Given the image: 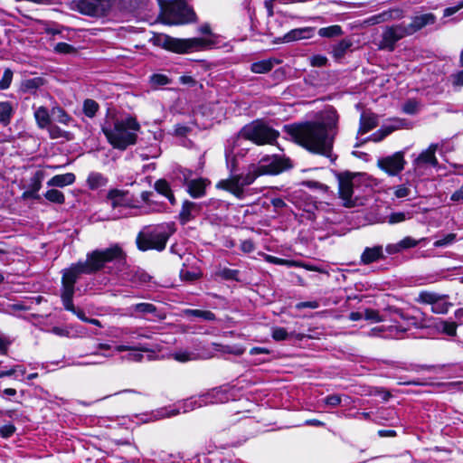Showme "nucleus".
Segmentation results:
<instances>
[{
  "instance_id": "1",
  "label": "nucleus",
  "mask_w": 463,
  "mask_h": 463,
  "mask_svg": "<svg viewBox=\"0 0 463 463\" xmlns=\"http://www.w3.org/2000/svg\"><path fill=\"white\" fill-rule=\"evenodd\" d=\"M338 115L329 109L324 111L319 119L285 127L288 136L310 152L329 157L334 162L332 149L337 134Z\"/></svg>"
},
{
  "instance_id": "2",
  "label": "nucleus",
  "mask_w": 463,
  "mask_h": 463,
  "mask_svg": "<svg viewBox=\"0 0 463 463\" xmlns=\"http://www.w3.org/2000/svg\"><path fill=\"white\" fill-rule=\"evenodd\" d=\"M125 260V253L118 245H113L104 250H95L89 252L86 260L78 261L62 272V281L76 284L80 275L93 274L104 268L110 261Z\"/></svg>"
},
{
  "instance_id": "3",
  "label": "nucleus",
  "mask_w": 463,
  "mask_h": 463,
  "mask_svg": "<svg viewBox=\"0 0 463 463\" xmlns=\"http://www.w3.org/2000/svg\"><path fill=\"white\" fill-rule=\"evenodd\" d=\"M140 125L135 118L127 117L117 119L113 127H103L102 130L109 142L118 149H126L128 146L134 145L137 141V132Z\"/></svg>"
},
{
  "instance_id": "4",
  "label": "nucleus",
  "mask_w": 463,
  "mask_h": 463,
  "mask_svg": "<svg viewBox=\"0 0 463 463\" xmlns=\"http://www.w3.org/2000/svg\"><path fill=\"white\" fill-rule=\"evenodd\" d=\"M172 233L173 230L169 225L161 224L146 227L137 237V247L143 251L149 250L161 251L165 248Z\"/></svg>"
},
{
  "instance_id": "5",
  "label": "nucleus",
  "mask_w": 463,
  "mask_h": 463,
  "mask_svg": "<svg viewBox=\"0 0 463 463\" xmlns=\"http://www.w3.org/2000/svg\"><path fill=\"white\" fill-rule=\"evenodd\" d=\"M279 137V133L271 128L254 121L244 126L237 136L232 137V144L239 145L241 138L252 141L256 145L272 144Z\"/></svg>"
},
{
  "instance_id": "6",
  "label": "nucleus",
  "mask_w": 463,
  "mask_h": 463,
  "mask_svg": "<svg viewBox=\"0 0 463 463\" xmlns=\"http://www.w3.org/2000/svg\"><path fill=\"white\" fill-rule=\"evenodd\" d=\"M161 7V21L165 24H181L194 20L195 14L184 0H170Z\"/></svg>"
},
{
  "instance_id": "7",
  "label": "nucleus",
  "mask_w": 463,
  "mask_h": 463,
  "mask_svg": "<svg viewBox=\"0 0 463 463\" xmlns=\"http://www.w3.org/2000/svg\"><path fill=\"white\" fill-rule=\"evenodd\" d=\"M338 181L339 198L343 201V205L347 208L357 205L358 198L354 195V189L361 183L362 175L350 172L339 173L336 175Z\"/></svg>"
},
{
  "instance_id": "8",
  "label": "nucleus",
  "mask_w": 463,
  "mask_h": 463,
  "mask_svg": "<svg viewBox=\"0 0 463 463\" xmlns=\"http://www.w3.org/2000/svg\"><path fill=\"white\" fill-rule=\"evenodd\" d=\"M176 179L185 186L186 193L194 199L203 198L211 185V181L204 177H193V171L187 168H179L176 171Z\"/></svg>"
},
{
  "instance_id": "9",
  "label": "nucleus",
  "mask_w": 463,
  "mask_h": 463,
  "mask_svg": "<svg viewBox=\"0 0 463 463\" xmlns=\"http://www.w3.org/2000/svg\"><path fill=\"white\" fill-rule=\"evenodd\" d=\"M213 44V42L212 40L196 37L190 39H176L165 36L163 39V46L165 49L179 53L205 50Z\"/></svg>"
},
{
  "instance_id": "10",
  "label": "nucleus",
  "mask_w": 463,
  "mask_h": 463,
  "mask_svg": "<svg viewBox=\"0 0 463 463\" xmlns=\"http://www.w3.org/2000/svg\"><path fill=\"white\" fill-rule=\"evenodd\" d=\"M257 165L262 175H279L291 167L289 159L276 155L262 157Z\"/></svg>"
},
{
  "instance_id": "11",
  "label": "nucleus",
  "mask_w": 463,
  "mask_h": 463,
  "mask_svg": "<svg viewBox=\"0 0 463 463\" xmlns=\"http://www.w3.org/2000/svg\"><path fill=\"white\" fill-rule=\"evenodd\" d=\"M112 0H76L75 9L84 15L103 16L110 9Z\"/></svg>"
},
{
  "instance_id": "12",
  "label": "nucleus",
  "mask_w": 463,
  "mask_h": 463,
  "mask_svg": "<svg viewBox=\"0 0 463 463\" xmlns=\"http://www.w3.org/2000/svg\"><path fill=\"white\" fill-rule=\"evenodd\" d=\"M408 35L405 24L386 27L383 33L379 48L392 52L394 50L396 43Z\"/></svg>"
},
{
  "instance_id": "13",
  "label": "nucleus",
  "mask_w": 463,
  "mask_h": 463,
  "mask_svg": "<svg viewBox=\"0 0 463 463\" xmlns=\"http://www.w3.org/2000/svg\"><path fill=\"white\" fill-rule=\"evenodd\" d=\"M406 161L404 153L402 151L387 156L381 157L377 160V165L391 176L399 175L405 167Z\"/></svg>"
},
{
  "instance_id": "14",
  "label": "nucleus",
  "mask_w": 463,
  "mask_h": 463,
  "mask_svg": "<svg viewBox=\"0 0 463 463\" xmlns=\"http://www.w3.org/2000/svg\"><path fill=\"white\" fill-rule=\"evenodd\" d=\"M364 318L373 322H382L390 318L392 321L398 323V318L402 320H409V317L406 316L402 309L389 307L381 315L377 310L366 308L364 310Z\"/></svg>"
},
{
  "instance_id": "15",
  "label": "nucleus",
  "mask_w": 463,
  "mask_h": 463,
  "mask_svg": "<svg viewBox=\"0 0 463 463\" xmlns=\"http://www.w3.org/2000/svg\"><path fill=\"white\" fill-rule=\"evenodd\" d=\"M61 285H62V288H61V300H62L64 308L68 311L72 312L81 321L87 323V320L89 319V317H87L85 316V313L83 310L75 307V306L73 305V302H72V298H73V295H74V291H75V288H74L75 285L71 284V283L70 284L69 282L62 281V280H61Z\"/></svg>"
},
{
  "instance_id": "16",
  "label": "nucleus",
  "mask_w": 463,
  "mask_h": 463,
  "mask_svg": "<svg viewBox=\"0 0 463 463\" xmlns=\"http://www.w3.org/2000/svg\"><path fill=\"white\" fill-rule=\"evenodd\" d=\"M203 203L184 200L179 212V221L184 225L194 220L202 212Z\"/></svg>"
},
{
  "instance_id": "17",
  "label": "nucleus",
  "mask_w": 463,
  "mask_h": 463,
  "mask_svg": "<svg viewBox=\"0 0 463 463\" xmlns=\"http://www.w3.org/2000/svg\"><path fill=\"white\" fill-rule=\"evenodd\" d=\"M437 148L438 145L431 144L427 149L423 150L413 162L415 169L429 165L433 167L437 166L438 159L435 156Z\"/></svg>"
},
{
  "instance_id": "18",
  "label": "nucleus",
  "mask_w": 463,
  "mask_h": 463,
  "mask_svg": "<svg viewBox=\"0 0 463 463\" xmlns=\"http://www.w3.org/2000/svg\"><path fill=\"white\" fill-rule=\"evenodd\" d=\"M230 395L226 390L222 388H215L212 391L199 396V405L205 406L215 403H224L228 402Z\"/></svg>"
},
{
  "instance_id": "19",
  "label": "nucleus",
  "mask_w": 463,
  "mask_h": 463,
  "mask_svg": "<svg viewBox=\"0 0 463 463\" xmlns=\"http://www.w3.org/2000/svg\"><path fill=\"white\" fill-rule=\"evenodd\" d=\"M436 16L431 13L415 15L410 24H405L409 35L415 33L427 25L435 24Z\"/></svg>"
},
{
  "instance_id": "20",
  "label": "nucleus",
  "mask_w": 463,
  "mask_h": 463,
  "mask_svg": "<svg viewBox=\"0 0 463 463\" xmlns=\"http://www.w3.org/2000/svg\"><path fill=\"white\" fill-rule=\"evenodd\" d=\"M404 13L400 8H392L386 11H383L378 14L372 15L368 17L365 21L366 24L370 25L379 24L382 23L392 21V20H400L403 17Z\"/></svg>"
},
{
  "instance_id": "21",
  "label": "nucleus",
  "mask_w": 463,
  "mask_h": 463,
  "mask_svg": "<svg viewBox=\"0 0 463 463\" xmlns=\"http://www.w3.org/2000/svg\"><path fill=\"white\" fill-rule=\"evenodd\" d=\"M216 187L232 193L239 199H241L244 194L237 175H232L231 178L219 181Z\"/></svg>"
},
{
  "instance_id": "22",
  "label": "nucleus",
  "mask_w": 463,
  "mask_h": 463,
  "mask_svg": "<svg viewBox=\"0 0 463 463\" xmlns=\"http://www.w3.org/2000/svg\"><path fill=\"white\" fill-rule=\"evenodd\" d=\"M385 258L383 254V249L381 245H375L373 247H366L362 255L361 262L364 265L371 264L373 262L383 260Z\"/></svg>"
},
{
  "instance_id": "23",
  "label": "nucleus",
  "mask_w": 463,
  "mask_h": 463,
  "mask_svg": "<svg viewBox=\"0 0 463 463\" xmlns=\"http://www.w3.org/2000/svg\"><path fill=\"white\" fill-rule=\"evenodd\" d=\"M313 34L314 28L312 27L296 28L289 31L283 36V42L290 43L303 39H309Z\"/></svg>"
},
{
  "instance_id": "24",
  "label": "nucleus",
  "mask_w": 463,
  "mask_h": 463,
  "mask_svg": "<svg viewBox=\"0 0 463 463\" xmlns=\"http://www.w3.org/2000/svg\"><path fill=\"white\" fill-rule=\"evenodd\" d=\"M378 126V119L375 114L364 111L360 118L358 133L364 135Z\"/></svg>"
},
{
  "instance_id": "25",
  "label": "nucleus",
  "mask_w": 463,
  "mask_h": 463,
  "mask_svg": "<svg viewBox=\"0 0 463 463\" xmlns=\"http://www.w3.org/2000/svg\"><path fill=\"white\" fill-rule=\"evenodd\" d=\"M76 180V176L73 173H66L63 175H57L52 177L48 182L47 185L50 187H65L72 184Z\"/></svg>"
},
{
  "instance_id": "26",
  "label": "nucleus",
  "mask_w": 463,
  "mask_h": 463,
  "mask_svg": "<svg viewBox=\"0 0 463 463\" xmlns=\"http://www.w3.org/2000/svg\"><path fill=\"white\" fill-rule=\"evenodd\" d=\"M128 192L119 189H111L109 191L107 198L113 208L125 206L128 203Z\"/></svg>"
},
{
  "instance_id": "27",
  "label": "nucleus",
  "mask_w": 463,
  "mask_h": 463,
  "mask_svg": "<svg viewBox=\"0 0 463 463\" xmlns=\"http://www.w3.org/2000/svg\"><path fill=\"white\" fill-rule=\"evenodd\" d=\"M280 61L275 58H269L267 60L259 61L251 63L250 71L253 73L263 74L269 72L276 64H279Z\"/></svg>"
},
{
  "instance_id": "28",
  "label": "nucleus",
  "mask_w": 463,
  "mask_h": 463,
  "mask_svg": "<svg viewBox=\"0 0 463 463\" xmlns=\"http://www.w3.org/2000/svg\"><path fill=\"white\" fill-rule=\"evenodd\" d=\"M259 170L258 165L252 164L249 165L247 173L237 175L242 188L251 184L259 176L262 175Z\"/></svg>"
},
{
  "instance_id": "29",
  "label": "nucleus",
  "mask_w": 463,
  "mask_h": 463,
  "mask_svg": "<svg viewBox=\"0 0 463 463\" xmlns=\"http://www.w3.org/2000/svg\"><path fill=\"white\" fill-rule=\"evenodd\" d=\"M155 190L164 195L165 198L168 199L170 203L172 205H175L176 203V200L175 198V195L171 190L169 183L165 179H159L157 180L154 184Z\"/></svg>"
},
{
  "instance_id": "30",
  "label": "nucleus",
  "mask_w": 463,
  "mask_h": 463,
  "mask_svg": "<svg viewBox=\"0 0 463 463\" xmlns=\"http://www.w3.org/2000/svg\"><path fill=\"white\" fill-rule=\"evenodd\" d=\"M373 330L383 333L386 337L400 338L407 331V328L404 326L395 324L388 326H382Z\"/></svg>"
},
{
  "instance_id": "31",
  "label": "nucleus",
  "mask_w": 463,
  "mask_h": 463,
  "mask_svg": "<svg viewBox=\"0 0 463 463\" xmlns=\"http://www.w3.org/2000/svg\"><path fill=\"white\" fill-rule=\"evenodd\" d=\"M14 114V109L11 102L0 101V124L2 126H8Z\"/></svg>"
},
{
  "instance_id": "32",
  "label": "nucleus",
  "mask_w": 463,
  "mask_h": 463,
  "mask_svg": "<svg viewBox=\"0 0 463 463\" xmlns=\"http://www.w3.org/2000/svg\"><path fill=\"white\" fill-rule=\"evenodd\" d=\"M129 316L134 317L137 314L146 315L156 312V307L151 303H137L128 307Z\"/></svg>"
},
{
  "instance_id": "33",
  "label": "nucleus",
  "mask_w": 463,
  "mask_h": 463,
  "mask_svg": "<svg viewBox=\"0 0 463 463\" xmlns=\"http://www.w3.org/2000/svg\"><path fill=\"white\" fill-rule=\"evenodd\" d=\"M87 184L90 189L96 190L105 186L108 184V178L100 173L91 172L87 178Z\"/></svg>"
},
{
  "instance_id": "34",
  "label": "nucleus",
  "mask_w": 463,
  "mask_h": 463,
  "mask_svg": "<svg viewBox=\"0 0 463 463\" xmlns=\"http://www.w3.org/2000/svg\"><path fill=\"white\" fill-rule=\"evenodd\" d=\"M34 118L37 126L40 128H46L51 125V118L48 109L45 107H39L34 111Z\"/></svg>"
},
{
  "instance_id": "35",
  "label": "nucleus",
  "mask_w": 463,
  "mask_h": 463,
  "mask_svg": "<svg viewBox=\"0 0 463 463\" xmlns=\"http://www.w3.org/2000/svg\"><path fill=\"white\" fill-rule=\"evenodd\" d=\"M238 145L232 144V137L227 141V145L225 146V158H226V164L228 168L230 169L231 173H233L236 170L237 165H236V159L233 156L234 148Z\"/></svg>"
},
{
  "instance_id": "36",
  "label": "nucleus",
  "mask_w": 463,
  "mask_h": 463,
  "mask_svg": "<svg viewBox=\"0 0 463 463\" xmlns=\"http://www.w3.org/2000/svg\"><path fill=\"white\" fill-rule=\"evenodd\" d=\"M51 113L52 118L61 124L69 126L73 122V118L60 106L53 107Z\"/></svg>"
},
{
  "instance_id": "37",
  "label": "nucleus",
  "mask_w": 463,
  "mask_h": 463,
  "mask_svg": "<svg viewBox=\"0 0 463 463\" xmlns=\"http://www.w3.org/2000/svg\"><path fill=\"white\" fill-rule=\"evenodd\" d=\"M184 314L187 317H195L206 321H213L216 318L215 315L210 310L185 309Z\"/></svg>"
},
{
  "instance_id": "38",
  "label": "nucleus",
  "mask_w": 463,
  "mask_h": 463,
  "mask_svg": "<svg viewBox=\"0 0 463 463\" xmlns=\"http://www.w3.org/2000/svg\"><path fill=\"white\" fill-rule=\"evenodd\" d=\"M351 46L352 42L350 40L343 39L333 47L332 53L335 58L341 59L345 56Z\"/></svg>"
},
{
  "instance_id": "39",
  "label": "nucleus",
  "mask_w": 463,
  "mask_h": 463,
  "mask_svg": "<svg viewBox=\"0 0 463 463\" xmlns=\"http://www.w3.org/2000/svg\"><path fill=\"white\" fill-rule=\"evenodd\" d=\"M49 136L52 139L65 138L66 140L72 139V134L71 132L62 130L56 125H50L48 128Z\"/></svg>"
},
{
  "instance_id": "40",
  "label": "nucleus",
  "mask_w": 463,
  "mask_h": 463,
  "mask_svg": "<svg viewBox=\"0 0 463 463\" xmlns=\"http://www.w3.org/2000/svg\"><path fill=\"white\" fill-rule=\"evenodd\" d=\"M439 296L438 293L423 290L419 293L416 301L420 304H429L432 307L438 301Z\"/></svg>"
},
{
  "instance_id": "41",
  "label": "nucleus",
  "mask_w": 463,
  "mask_h": 463,
  "mask_svg": "<svg viewBox=\"0 0 463 463\" xmlns=\"http://www.w3.org/2000/svg\"><path fill=\"white\" fill-rule=\"evenodd\" d=\"M448 296L440 295L438 298V301L431 307V309L434 313L437 314H446L449 311V308L451 307V304L447 301Z\"/></svg>"
},
{
  "instance_id": "42",
  "label": "nucleus",
  "mask_w": 463,
  "mask_h": 463,
  "mask_svg": "<svg viewBox=\"0 0 463 463\" xmlns=\"http://www.w3.org/2000/svg\"><path fill=\"white\" fill-rule=\"evenodd\" d=\"M172 356L175 360L185 363L189 361L197 360L199 358V355L196 353L190 352L187 350H179L172 354Z\"/></svg>"
},
{
  "instance_id": "43",
  "label": "nucleus",
  "mask_w": 463,
  "mask_h": 463,
  "mask_svg": "<svg viewBox=\"0 0 463 463\" xmlns=\"http://www.w3.org/2000/svg\"><path fill=\"white\" fill-rule=\"evenodd\" d=\"M44 172L43 171H36L33 175L30 178L28 188L33 190V192H38L42 188V182L44 178Z\"/></svg>"
},
{
  "instance_id": "44",
  "label": "nucleus",
  "mask_w": 463,
  "mask_h": 463,
  "mask_svg": "<svg viewBox=\"0 0 463 463\" xmlns=\"http://www.w3.org/2000/svg\"><path fill=\"white\" fill-rule=\"evenodd\" d=\"M44 197L51 203L62 204L65 202V196L63 193L57 189H50L44 194Z\"/></svg>"
},
{
  "instance_id": "45",
  "label": "nucleus",
  "mask_w": 463,
  "mask_h": 463,
  "mask_svg": "<svg viewBox=\"0 0 463 463\" xmlns=\"http://www.w3.org/2000/svg\"><path fill=\"white\" fill-rule=\"evenodd\" d=\"M397 128L393 126H384L376 132H374L370 137V140L373 142H380L384 137L392 134Z\"/></svg>"
},
{
  "instance_id": "46",
  "label": "nucleus",
  "mask_w": 463,
  "mask_h": 463,
  "mask_svg": "<svg viewBox=\"0 0 463 463\" xmlns=\"http://www.w3.org/2000/svg\"><path fill=\"white\" fill-rule=\"evenodd\" d=\"M343 33L340 25H331L328 27H323L318 30V35L321 37L331 38L339 36Z\"/></svg>"
},
{
  "instance_id": "47",
  "label": "nucleus",
  "mask_w": 463,
  "mask_h": 463,
  "mask_svg": "<svg viewBox=\"0 0 463 463\" xmlns=\"http://www.w3.org/2000/svg\"><path fill=\"white\" fill-rule=\"evenodd\" d=\"M99 109V106L94 99H87L83 102V113L88 118L95 117Z\"/></svg>"
},
{
  "instance_id": "48",
  "label": "nucleus",
  "mask_w": 463,
  "mask_h": 463,
  "mask_svg": "<svg viewBox=\"0 0 463 463\" xmlns=\"http://www.w3.org/2000/svg\"><path fill=\"white\" fill-rule=\"evenodd\" d=\"M13 71L9 68L5 69L2 79L0 80V90H7L13 80Z\"/></svg>"
},
{
  "instance_id": "49",
  "label": "nucleus",
  "mask_w": 463,
  "mask_h": 463,
  "mask_svg": "<svg viewBox=\"0 0 463 463\" xmlns=\"http://www.w3.org/2000/svg\"><path fill=\"white\" fill-rule=\"evenodd\" d=\"M202 203H203V207L206 206L210 210L218 209V208H224V209L228 208V204L226 203H224L223 201H221L219 199H215V198H211L208 201Z\"/></svg>"
},
{
  "instance_id": "50",
  "label": "nucleus",
  "mask_w": 463,
  "mask_h": 463,
  "mask_svg": "<svg viewBox=\"0 0 463 463\" xmlns=\"http://www.w3.org/2000/svg\"><path fill=\"white\" fill-rule=\"evenodd\" d=\"M456 241L455 233H449L445 237L434 241L433 246L436 248L444 247L453 243Z\"/></svg>"
},
{
  "instance_id": "51",
  "label": "nucleus",
  "mask_w": 463,
  "mask_h": 463,
  "mask_svg": "<svg viewBox=\"0 0 463 463\" xmlns=\"http://www.w3.org/2000/svg\"><path fill=\"white\" fill-rule=\"evenodd\" d=\"M150 82L153 86L158 87L168 84L170 80L168 77L164 74H153L150 77Z\"/></svg>"
},
{
  "instance_id": "52",
  "label": "nucleus",
  "mask_w": 463,
  "mask_h": 463,
  "mask_svg": "<svg viewBox=\"0 0 463 463\" xmlns=\"http://www.w3.org/2000/svg\"><path fill=\"white\" fill-rule=\"evenodd\" d=\"M445 369V365L444 364H435V365H427V364H422V365H416L414 370L416 372H420V371H430V372H434V373H442Z\"/></svg>"
},
{
  "instance_id": "53",
  "label": "nucleus",
  "mask_w": 463,
  "mask_h": 463,
  "mask_svg": "<svg viewBox=\"0 0 463 463\" xmlns=\"http://www.w3.org/2000/svg\"><path fill=\"white\" fill-rule=\"evenodd\" d=\"M54 51L58 53H63V54H67V53H72V52H76V49L69 44V43H58L55 46H54Z\"/></svg>"
},
{
  "instance_id": "54",
  "label": "nucleus",
  "mask_w": 463,
  "mask_h": 463,
  "mask_svg": "<svg viewBox=\"0 0 463 463\" xmlns=\"http://www.w3.org/2000/svg\"><path fill=\"white\" fill-rule=\"evenodd\" d=\"M116 350L118 352H124V351H143V352H149L151 349L146 345H140V346H132L128 345H119L116 346Z\"/></svg>"
},
{
  "instance_id": "55",
  "label": "nucleus",
  "mask_w": 463,
  "mask_h": 463,
  "mask_svg": "<svg viewBox=\"0 0 463 463\" xmlns=\"http://www.w3.org/2000/svg\"><path fill=\"white\" fill-rule=\"evenodd\" d=\"M43 83V80L41 78H33L26 80L24 83V87L27 90H37Z\"/></svg>"
},
{
  "instance_id": "56",
  "label": "nucleus",
  "mask_w": 463,
  "mask_h": 463,
  "mask_svg": "<svg viewBox=\"0 0 463 463\" xmlns=\"http://www.w3.org/2000/svg\"><path fill=\"white\" fill-rule=\"evenodd\" d=\"M449 80L455 88H460L463 86V70L457 71L455 73H452L449 76Z\"/></svg>"
},
{
  "instance_id": "57",
  "label": "nucleus",
  "mask_w": 463,
  "mask_h": 463,
  "mask_svg": "<svg viewBox=\"0 0 463 463\" xmlns=\"http://www.w3.org/2000/svg\"><path fill=\"white\" fill-rule=\"evenodd\" d=\"M201 407L199 405V397L196 399L191 398L186 400L183 404V412H188L195 408Z\"/></svg>"
},
{
  "instance_id": "58",
  "label": "nucleus",
  "mask_w": 463,
  "mask_h": 463,
  "mask_svg": "<svg viewBox=\"0 0 463 463\" xmlns=\"http://www.w3.org/2000/svg\"><path fill=\"white\" fill-rule=\"evenodd\" d=\"M272 337L276 341L286 340L288 337V333L283 327H276L272 331Z\"/></svg>"
},
{
  "instance_id": "59",
  "label": "nucleus",
  "mask_w": 463,
  "mask_h": 463,
  "mask_svg": "<svg viewBox=\"0 0 463 463\" xmlns=\"http://www.w3.org/2000/svg\"><path fill=\"white\" fill-rule=\"evenodd\" d=\"M180 278L184 281H194L199 278V274L194 271H190L185 269L180 270Z\"/></svg>"
},
{
  "instance_id": "60",
  "label": "nucleus",
  "mask_w": 463,
  "mask_h": 463,
  "mask_svg": "<svg viewBox=\"0 0 463 463\" xmlns=\"http://www.w3.org/2000/svg\"><path fill=\"white\" fill-rule=\"evenodd\" d=\"M16 430V428L13 424H6L0 428V437L4 439L10 438Z\"/></svg>"
},
{
  "instance_id": "61",
  "label": "nucleus",
  "mask_w": 463,
  "mask_h": 463,
  "mask_svg": "<svg viewBox=\"0 0 463 463\" xmlns=\"http://www.w3.org/2000/svg\"><path fill=\"white\" fill-rule=\"evenodd\" d=\"M418 241L409 236L405 237L404 239L399 241L402 250L410 248H414L418 245Z\"/></svg>"
},
{
  "instance_id": "62",
  "label": "nucleus",
  "mask_w": 463,
  "mask_h": 463,
  "mask_svg": "<svg viewBox=\"0 0 463 463\" xmlns=\"http://www.w3.org/2000/svg\"><path fill=\"white\" fill-rule=\"evenodd\" d=\"M324 402L327 406L335 408L341 403V397L338 394L328 395L324 399Z\"/></svg>"
},
{
  "instance_id": "63",
  "label": "nucleus",
  "mask_w": 463,
  "mask_h": 463,
  "mask_svg": "<svg viewBox=\"0 0 463 463\" xmlns=\"http://www.w3.org/2000/svg\"><path fill=\"white\" fill-rule=\"evenodd\" d=\"M406 220V214L404 213H393L388 216V222L390 224H395L402 222Z\"/></svg>"
},
{
  "instance_id": "64",
  "label": "nucleus",
  "mask_w": 463,
  "mask_h": 463,
  "mask_svg": "<svg viewBox=\"0 0 463 463\" xmlns=\"http://www.w3.org/2000/svg\"><path fill=\"white\" fill-rule=\"evenodd\" d=\"M327 59L326 56L317 54L314 55L310 58V63L315 67H323L326 64Z\"/></svg>"
}]
</instances>
